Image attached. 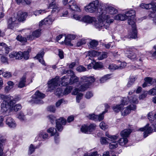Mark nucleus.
<instances>
[{
    "label": "nucleus",
    "instance_id": "nucleus-10",
    "mask_svg": "<svg viewBox=\"0 0 156 156\" xmlns=\"http://www.w3.org/2000/svg\"><path fill=\"white\" fill-rule=\"evenodd\" d=\"M136 108V105H131L124 108L121 111L122 115L125 116L129 114L131 110H134Z\"/></svg>",
    "mask_w": 156,
    "mask_h": 156
},
{
    "label": "nucleus",
    "instance_id": "nucleus-50",
    "mask_svg": "<svg viewBox=\"0 0 156 156\" xmlns=\"http://www.w3.org/2000/svg\"><path fill=\"white\" fill-rule=\"evenodd\" d=\"M36 149L35 147H34L32 144H31L29 149L28 153L29 154H31L34 151L35 149Z\"/></svg>",
    "mask_w": 156,
    "mask_h": 156
},
{
    "label": "nucleus",
    "instance_id": "nucleus-6",
    "mask_svg": "<svg viewBox=\"0 0 156 156\" xmlns=\"http://www.w3.org/2000/svg\"><path fill=\"white\" fill-rule=\"evenodd\" d=\"M105 4L100 2L98 0L93 1L85 7V10L87 12L90 13L96 12H98L99 9L100 12L105 8Z\"/></svg>",
    "mask_w": 156,
    "mask_h": 156
},
{
    "label": "nucleus",
    "instance_id": "nucleus-29",
    "mask_svg": "<svg viewBox=\"0 0 156 156\" xmlns=\"http://www.w3.org/2000/svg\"><path fill=\"white\" fill-rule=\"evenodd\" d=\"M131 132V131L130 129H125L121 132L120 133L121 136L123 137L127 138Z\"/></svg>",
    "mask_w": 156,
    "mask_h": 156
},
{
    "label": "nucleus",
    "instance_id": "nucleus-36",
    "mask_svg": "<svg viewBox=\"0 0 156 156\" xmlns=\"http://www.w3.org/2000/svg\"><path fill=\"white\" fill-rule=\"evenodd\" d=\"M118 146V142L116 141H112L109 144V147L111 149H114Z\"/></svg>",
    "mask_w": 156,
    "mask_h": 156
},
{
    "label": "nucleus",
    "instance_id": "nucleus-33",
    "mask_svg": "<svg viewBox=\"0 0 156 156\" xmlns=\"http://www.w3.org/2000/svg\"><path fill=\"white\" fill-rule=\"evenodd\" d=\"M98 44V42L97 41L93 40L91 41L89 43V46L90 48H94L96 47Z\"/></svg>",
    "mask_w": 156,
    "mask_h": 156
},
{
    "label": "nucleus",
    "instance_id": "nucleus-64",
    "mask_svg": "<svg viewBox=\"0 0 156 156\" xmlns=\"http://www.w3.org/2000/svg\"><path fill=\"white\" fill-rule=\"evenodd\" d=\"M151 17L153 18V21L156 23V14H154V12H153L151 14Z\"/></svg>",
    "mask_w": 156,
    "mask_h": 156
},
{
    "label": "nucleus",
    "instance_id": "nucleus-57",
    "mask_svg": "<svg viewBox=\"0 0 156 156\" xmlns=\"http://www.w3.org/2000/svg\"><path fill=\"white\" fill-rule=\"evenodd\" d=\"M76 70L79 72H82L86 71V69L82 66H79L76 68Z\"/></svg>",
    "mask_w": 156,
    "mask_h": 156
},
{
    "label": "nucleus",
    "instance_id": "nucleus-22",
    "mask_svg": "<svg viewBox=\"0 0 156 156\" xmlns=\"http://www.w3.org/2000/svg\"><path fill=\"white\" fill-rule=\"evenodd\" d=\"M95 18L90 17L89 16H86L83 17L82 20L85 23H90L95 20Z\"/></svg>",
    "mask_w": 156,
    "mask_h": 156
},
{
    "label": "nucleus",
    "instance_id": "nucleus-28",
    "mask_svg": "<svg viewBox=\"0 0 156 156\" xmlns=\"http://www.w3.org/2000/svg\"><path fill=\"white\" fill-rule=\"evenodd\" d=\"M79 78L76 76L74 74L72 75L69 78V84L72 85L73 83L77 82L79 81Z\"/></svg>",
    "mask_w": 156,
    "mask_h": 156
},
{
    "label": "nucleus",
    "instance_id": "nucleus-58",
    "mask_svg": "<svg viewBox=\"0 0 156 156\" xmlns=\"http://www.w3.org/2000/svg\"><path fill=\"white\" fill-rule=\"evenodd\" d=\"M152 113H149L148 115V119L150 120L151 121H153L154 118L156 119V113L154 115V117L152 115Z\"/></svg>",
    "mask_w": 156,
    "mask_h": 156
},
{
    "label": "nucleus",
    "instance_id": "nucleus-48",
    "mask_svg": "<svg viewBox=\"0 0 156 156\" xmlns=\"http://www.w3.org/2000/svg\"><path fill=\"white\" fill-rule=\"evenodd\" d=\"M129 101L131 103H137L138 102L137 97L136 96H134L131 98H130Z\"/></svg>",
    "mask_w": 156,
    "mask_h": 156
},
{
    "label": "nucleus",
    "instance_id": "nucleus-3",
    "mask_svg": "<svg viewBox=\"0 0 156 156\" xmlns=\"http://www.w3.org/2000/svg\"><path fill=\"white\" fill-rule=\"evenodd\" d=\"M0 99L3 101L1 104V110L2 112H7L10 110L12 106V109L16 112L21 108V106L20 104H16L12 106L13 104L15 103V101L13 100V98L10 96L0 94Z\"/></svg>",
    "mask_w": 156,
    "mask_h": 156
},
{
    "label": "nucleus",
    "instance_id": "nucleus-54",
    "mask_svg": "<svg viewBox=\"0 0 156 156\" xmlns=\"http://www.w3.org/2000/svg\"><path fill=\"white\" fill-rule=\"evenodd\" d=\"M3 76L5 78H8L11 76L12 74L9 72H5L3 73Z\"/></svg>",
    "mask_w": 156,
    "mask_h": 156
},
{
    "label": "nucleus",
    "instance_id": "nucleus-52",
    "mask_svg": "<svg viewBox=\"0 0 156 156\" xmlns=\"http://www.w3.org/2000/svg\"><path fill=\"white\" fill-rule=\"evenodd\" d=\"M98 52H97L95 51H89V55H92L94 57H95L96 56H98Z\"/></svg>",
    "mask_w": 156,
    "mask_h": 156
},
{
    "label": "nucleus",
    "instance_id": "nucleus-32",
    "mask_svg": "<svg viewBox=\"0 0 156 156\" xmlns=\"http://www.w3.org/2000/svg\"><path fill=\"white\" fill-rule=\"evenodd\" d=\"M46 12L45 9L36 10L33 12V14L36 16H37L45 13Z\"/></svg>",
    "mask_w": 156,
    "mask_h": 156
},
{
    "label": "nucleus",
    "instance_id": "nucleus-46",
    "mask_svg": "<svg viewBox=\"0 0 156 156\" xmlns=\"http://www.w3.org/2000/svg\"><path fill=\"white\" fill-rule=\"evenodd\" d=\"M100 128L103 130H105L108 128V126L105 123L101 122L100 124Z\"/></svg>",
    "mask_w": 156,
    "mask_h": 156
},
{
    "label": "nucleus",
    "instance_id": "nucleus-18",
    "mask_svg": "<svg viewBox=\"0 0 156 156\" xmlns=\"http://www.w3.org/2000/svg\"><path fill=\"white\" fill-rule=\"evenodd\" d=\"M6 124L10 128H15L16 124L15 121L11 118L8 117L6 119Z\"/></svg>",
    "mask_w": 156,
    "mask_h": 156
},
{
    "label": "nucleus",
    "instance_id": "nucleus-5",
    "mask_svg": "<svg viewBox=\"0 0 156 156\" xmlns=\"http://www.w3.org/2000/svg\"><path fill=\"white\" fill-rule=\"evenodd\" d=\"M69 77L68 75L62 77L61 78L60 83L59 77L58 76H56L55 78L48 82V90L51 91L59 86H65L69 84V83H69L70 81Z\"/></svg>",
    "mask_w": 156,
    "mask_h": 156
},
{
    "label": "nucleus",
    "instance_id": "nucleus-16",
    "mask_svg": "<svg viewBox=\"0 0 156 156\" xmlns=\"http://www.w3.org/2000/svg\"><path fill=\"white\" fill-rule=\"evenodd\" d=\"M48 9H52V12H58L60 9L58 5L55 2H53L50 3L48 7Z\"/></svg>",
    "mask_w": 156,
    "mask_h": 156
},
{
    "label": "nucleus",
    "instance_id": "nucleus-49",
    "mask_svg": "<svg viewBox=\"0 0 156 156\" xmlns=\"http://www.w3.org/2000/svg\"><path fill=\"white\" fill-rule=\"evenodd\" d=\"M103 65L102 63H96L93 66L94 69H98L101 68L103 67Z\"/></svg>",
    "mask_w": 156,
    "mask_h": 156
},
{
    "label": "nucleus",
    "instance_id": "nucleus-38",
    "mask_svg": "<svg viewBox=\"0 0 156 156\" xmlns=\"http://www.w3.org/2000/svg\"><path fill=\"white\" fill-rule=\"evenodd\" d=\"M105 135L108 137L111 141L115 140L117 139L118 136L117 135L112 136L109 135L108 133H106Z\"/></svg>",
    "mask_w": 156,
    "mask_h": 156
},
{
    "label": "nucleus",
    "instance_id": "nucleus-51",
    "mask_svg": "<svg viewBox=\"0 0 156 156\" xmlns=\"http://www.w3.org/2000/svg\"><path fill=\"white\" fill-rule=\"evenodd\" d=\"M86 43V41L84 39H82L79 41L77 43L78 47H80L83 44H85Z\"/></svg>",
    "mask_w": 156,
    "mask_h": 156
},
{
    "label": "nucleus",
    "instance_id": "nucleus-60",
    "mask_svg": "<svg viewBox=\"0 0 156 156\" xmlns=\"http://www.w3.org/2000/svg\"><path fill=\"white\" fill-rule=\"evenodd\" d=\"M18 117L19 119L22 120H24L25 119V116L23 113H19L18 114Z\"/></svg>",
    "mask_w": 156,
    "mask_h": 156
},
{
    "label": "nucleus",
    "instance_id": "nucleus-19",
    "mask_svg": "<svg viewBox=\"0 0 156 156\" xmlns=\"http://www.w3.org/2000/svg\"><path fill=\"white\" fill-rule=\"evenodd\" d=\"M75 38V36L72 34H69L67 36H65V40H64L65 44L66 45L72 46L73 44H71V41L72 40L74 39Z\"/></svg>",
    "mask_w": 156,
    "mask_h": 156
},
{
    "label": "nucleus",
    "instance_id": "nucleus-21",
    "mask_svg": "<svg viewBox=\"0 0 156 156\" xmlns=\"http://www.w3.org/2000/svg\"><path fill=\"white\" fill-rule=\"evenodd\" d=\"M26 75H24L22 77L19 81L18 85V87L22 88L26 86Z\"/></svg>",
    "mask_w": 156,
    "mask_h": 156
},
{
    "label": "nucleus",
    "instance_id": "nucleus-53",
    "mask_svg": "<svg viewBox=\"0 0 156 156\" xmlns=\"http://www.w3.org/2000/svg\"><path fill=\"white\" fill-rule=\"evenodd\" d=\"M148 94L153 95H156V87L151 89L148 91Z\"/></svg>",
    "mask_w": 156,
    "mask_h": 156
},
{
    "label": "nucleus",
    "instance_id": "nucleus-2",
    "mask_svg": "<svg viewBox=\"0 0 156 156\" xmlns=\"http://www.w3.org/2000/svg\"><path fill=\"white\" fill-rule=\"evenodd\" d=\"M95 80V79L93 76H83L81 78L80 83L82 85L79 88H76L72 93L73 95H77L76 100L77 102L79 103L80 100L82 98L83 94L79 93L77 94L79 91H83L89 87L91 83H93Z\"/></svg>",
    "mask_w": 156,
    "mask_h": 156
},
{
    "label": "nucleus",
    "instance_id": "nucleus-30",
    "mask_svg": "<svg viewBox=\"0 0 156 156\" xmlns=\"http://www.w3.org/2000/svg\"><path fill=\"white\" fill-rule=\"evenodd\" d=\"M107 57V53L105 52H99L98 58L99 60H102Z\"/></svg>",
    "mask_w": 156,
    "mask_h": 156
},
{
    "label": "nucleus",
    "instance_id": "nucleus-23",
    "mask_svg": "<svg viewBox=\"0 0 156 156\" xmlns=\"http://www.w3.org/2000/svg\"><path fill=\"white\" fill-rule=\"evenodd\" d=\"M47 131L48 133L51 134V136L55 135V140L56 143H57L56 142V140L58 139L57 136H58V133H57L56 130L54 128H50L47 130Z\"/></svg>",
    "mask_w": 156,
    "mask_h": 156
},
{
    "label": "nucleus",
    "instance_id": "nucleus-63",
    "mask_svg": "<svg viewBox=\"0 0 156 156\" xmlns=\"http://www.w3.org/2000/svg\"><path fill=\"white\" fill-rule=\"evenodd\" d=\"M93 95L92 93L90 92H87L85 95V97L87 99H89Z\"/></svg>",
    "mask_w": 156,
    "mask_h": 156
},
{
    "label": "nucleus",
    "instance_id": "nucleus-41",
    "mask_svg": "<svg viewBox=\"0 0 156 156\" xmlns=\"http://www.w3.org/2000/svg\"><path fill=\"white\" fill-rule=\"evenodd\" d=\"M29 57V51H27L23 53V58L26 60H27Z\"/></svg>",
    "mask_w": 156,
    "mask_h": 156
},
{
    "label": "nucleus",
    "instance_id": "nucleus-39",
    "mask_svg": "<svg viewBox=\"0 0 156 156\" xmlns=\"http://www.w3.org/2000/svg\"><path fill=\"white\" fill-rule=\"evenodd\" d=\"M16 39L21 42H25L27 41V39L24 37H22L21 35H18L16 37Z\"/></svg>",
    "mask_w": 156,
    "mask_h": 156
},
{
    "label": "nucleus",
    "instance_id": "nucleus-27",
    "mask_svg": "<svg viewBox=\"0 0 156 156\" xmlns=\"http://www.w3.org/2000/svg\"><path fill=\"white\" fill-rule=\"evenodd\" d=\"M155 4L156 3L154 2H151V3L148 4L142 3L140 5V6L143 9H149L152 8V6L155 5Z\"/></svg>",
    "mask_w": 156,
    "mask_h": 156
},
{
    "label": "nucleus",
    "instance_id": "nucleus-11",
    "mask_svg": "<svg viewBox=\"0 0 156 156\" xmlns=\"http://www.w3.org/2000/svg\"><path fill=\"white\" fill-rule=\"evenodd\" d=\"M149 124H147L144 127L140 128V130L142 131H144V138L148 136V134L151 133L153 130L152 128L149 127Z\"/></svg>",
    "mask_w": 156,
    "mask_h": 156
},
{
    "label": "nucleus",
    "instance_id": "nucleus-9",
    "mask_svg": "<svg viewBox=\"0 0 156 156\" xmlns=\"http://www.w3.org/2000/svg\"><path fill=\"white\" fill-rule=\"evenodd\" d=\"M94 25L95 27L97 28L100 29V28H104L107 29L109 26H107V24L106 22V20L99 18V16L98 17V20L94 21Z\"/></svg>",
    "mask_w": 156,
    "mask_h": 156
},
{
    "label": "nucleus",
    "instance_id": "nucleus-35",
    "mask_svg": "<svg viewBox=\"0 0 156 156\" xmlns=\"http://www.w3.org/2000/svg\"><path fill=\"white\" fill-rule=\"evenodd\" d=\"M73 89V87L72 86H68L67 87L63 93V94L64 95H67L69 93H70L72 90Z\"/></svg>",
    "mask_w": 156,
    "mask_h": 156
},
{
    "label": "nucleus",
    "instance_id": "nucleus-15",
    "mask_svg": "<svg viewBox=\"0 0 156 156\" xmlns=\"http://www.w3.org/2000/svg\"><path fill=\"white\" fill-rule=\"evenodd\" d=\"M10 58H15L16 59H21L23 58V52L21 51L12 52L9 55Z\"/></svg>",
    "mask_w": 156,
    "mask_h": 156
},
{
    "label": "nucleus",
    "instance_id": "nucleus-44",
    "mask_svg": "<svg viewBox=\"0 0 156 156\" xmlns=\"http://www.w3.org/2000/svg\"><path fill=\"white\" fill-rule=\"evenodd\" d=\"M39 137H42L43 139H47L48 138V135L47 133L44 132H41L39 134Z\"/></svg>",
    "mask_w": 156,
    "mask_h": 156
},
{
    "label": "nucleus",
    "instance_id": "nucleus-13",
    "mask_svg": "<svg viewBox=\"0 0 156 156\" xmlns=\"http://www.w3.org/2000/svg\"><path fill=\"white\" fill-rule=\"evenodd\" d=\"M66 120L63 118H60L56 120V127L58 130L61 131L62 130V125L65 124Z\"/></svg>",
    "mask_w": 156,
    "mask_h": 156
},
{
    "label": "nucleus",
    "instance_id": "nucleus-4",
    "mask_svg": "<svg viewBox=\"0 0 156 156\" xmlns=\"http://www.w3.org/2000/svg\"><path fill=\"white\" fill-rule=\"evenodd\" d=\"M118 12V11L116 9L105 4V8L99 12V18L106 20L107 24V26H108L114 21V20L111 18L113 17V15Z\"/></svg>",
    "mask_w": 156,
    "mask_h": 156
},
{
    "label": "nucleus",
    "instance_id": "nucleus-7",
    "mask_svg": "<svg viewBox=\"0 0 156 156\" xmlns=\"http://www.w3.org/2000/svg\"><path fill=\"white\" fill-rule=\"evenodd\" d=\"M128 101L126 98H123L121 101V103L120 104L114 105L112 108L113 111L115 112H118L123 108L124 106L128 104Z\"/></svg>",
    "mask_w": 156,
    "mask_h": 156
},
{
    "label": "nucleus",
    "instance_id": "nucleus-25",
    "mask_svg": "<svg viewBox=\"0 0 156 156\" xmlns=\"http://www.w3.org/2000/svg\"><path fill=\"white\" fill-rule=\"evenodd\" d=\"M53 21L49 18H46L41 21L39 23V26H41L44 24L50 25L52 24Z\"/></svg>",
    "mask_w": 156,
    "mask_h": 156
},
{
    "label": "nucleus",
    "instance_id": "nucleus-26",
    "mask_svg": "<svg viewBox=\"0 0 156 156\" xmlns=\"http://www.w3.org/2000/svg\"><path fill=\"white\" fill-rule=\"evenodd\" d=\"M44 54V52L42 51L40 53L38 54L36 56V57L38 59L39 62L42 65L45 66V62L43 58V57Z\"/></svg>",
    "mask_w": 156,
    "mask_h": 156
},
{
    "label": "nucleus",
    "instance_id": "nucleus-14",
    "mask_svg": "<svg viewBox=\"0 0 156 156\" xmlns=\"http://www.w3.org/2000/svg\"><path fill=\"white\" fill-rule=\"evenodd\" d=\"M17 18L16 17H13L10 18L8 21V28L11 29H13L17 26Z\"/></svg>",
    "mask_w": 156,
    "mask_h": 156
},
{
    "label": "nucleus",
    "instance_id": "nucleus-55",
    "mask_svg": "<svg viewBox=\"0 0 156 156\" xmlns=\"http://www.w3.org/2000/svg\"><path fill=\"white\" fill-rule=\"evenodd\" d=\"M97 117L98 115H95L94 114H90L88 116L89 119L95 121L97 120Z\"/></svg>",
    "mask_w": 156,
    "mask_h": 156
},
{
    "label": "nucleus",
    "instance_id": "nucleus-59",
    "mask_svg": "<svg viewBox=\"0 0 156 156\" xmlns=\"http://www.w3.org/2000/svg\"><path fill=\"white\" fill-rule=\"evenodd\" d=\"M105 113V112H103L102 114L98 115L97 120H98L99 121H101L104 119V114Z\"/></svg>",
    "mask_w": 156,
    "mask_h": 156
},
{
    "label": "nucleus",
    "instance_id": "nucleus-1",
    "mask_svg": "<svg viewBox=\"0 0 156 156\" xmlns=\"http://www.w3.org/2000/svg\"><path fill=\"white\" fill-rule=\"evenodd\" d=\"M135 14L134 10H132L128 11L125 14H119L114 17L115 20L121 21L128 19V23L129 25H131L132 28V32L127 35V37L129 38H136L137 37V32L135 24Z\"/></svg>",
    "mask_w": 156,
    "mask_h": 156
},
{
    "label": "nucleus",
    "instance_id": "nucleus-61",
    "mask_svg": "<svg viewBox=\"0 0 156 156\" xmlns=\"http://www.w3.org/2000/svg\"><path fill=\"white\" fill-rule=\"evenodd\" d=\"M58 55L61 59H62L63 58L64 56L63 55V51L61 49H58Z\"/></svg>",
    "mask_w": 156,
    "mask_h": 156
},
{
    "label": "nucleus",
    "instance_id": "nucleus-43",
    "mask_svg": "<svg viewBox=\"0 0 156 156\" xmlns=\"http://www.w3.org/2000/svg\"><path fill=\"white\" fill-rule=\"evenodd\" d=\"M108 139L105 137H102L100 139V142L101 144H106L108 143Z\"/></svg>",
    "mask_w": 156,
    "mask_h": 156
},
{
    "label": "nucleus",
    "instance_id": "nucleus-8",
    "mask_svg": "<svg viewBox=\"0 0 156 156\" xmlns=\"http://www.w3.org/2000/svg\"><path fill=\"white\" fill-rule=\"evenodd\" d=\"M45 96L44 94L37 91L32 96V101L36 103H41V99L44 98Z\"/></svg>",
    "mask_w": 156,
    "mask_h": 156
},
{
    "label": "nucleus",
    "instance_id": "nucleus-47",
    "mask_svg": "<svg viewBox=\"0 0 156 156\" xmlns=\"http://www.w3.org/2000/svg\"><path fill=\"white\" fill-rule=\"evenodd\" d=\"M6 46V44L4 43H0V55H1L2 52V51L5 49V47Z\"/></svg>",
    "mask_w": 156,
    "mask_h": 156
},
{
    "label": "nucleus",
    "instance_id": "nucleus-62",
    "mask_svg": "<svg viewBox=\"0 0 156 156\" xmlns=\"http://www.w3.org/2000/svg\"><path fill=\"white\" fill-rule=\"evenodd\" d=\"M48 118L51 122L52 123L55 120V118L52 115H49L48 116Z\"/></svg>",
    "mask_w": 156,
    "mask_h": 156
},
{
    "label": "nucleus",
    "instance_id": "nucleus-17",
    "mask_svg": "<svg viewBox=\"0 0 156 156\" xmlns=\"http://www.w3.org/2000/svg\"><path fill=\"white\" fill-rule=\"evenodd\" d=\"M28 15L27 12L20 11L18 13L17 19L19 21H23L25 20Z\"/></svg>",
    "mask_w": 156,
    "mask_h": 156
},
{
    "label": "nucleus",
    "instance_id": "nucleus-31",
    "mask_svg": "<svg viewBox=\"0 0 156 156\" xmlns=\"http://www.w3.org/2000/svg\"><path fill=\"white\" fill-rule=\"evenodd\" d=\"M128 140L127 138L123 137L120 138L119 140V144L121 146H124L128 142Z\"/></svg>",
    "mask_w": 156,
    "mask_h": 156
},
{
    "label": "nucleus",
    "instance_id": "nucleus-56",
    "mask_svg": "<svg viewBox=\"0 0 156 156\" xmlns=\"http://www.w3.org/2000/svg\"><path fill=\"white\" fill-rule=\"evenodd\" d=\"M114 42H110L107 44H104V46H105L106 48L108 49L110 47L112 48L113 46L114 45Z\"/></svg>",
    "mask_w": 156,
    "mask_h": 156
},
{
    "label": "nucleus",
    "instance_id": "nucleus-42",
    "mask_svg": "<svg viewBox=\"0 0 156 156\" xmlns=\"http://www.w3.org/2000/svg\"><path fill=\"white\" fill-rule=\"evenodd\" d=\"M145 82L147 84L148 86H150L152 84V78L150 77H147L144 79Z\"/></svg>",
    "mask_w": 156,
    "mask_h": 156
},
{
    "label": "nucleus",
    "instance_id": "nucleus-20",
    "mask_svg": "<svg viewBox=\"0 0 156 156\" xmlns=\"http://www.w3.org/2000/svg\"><path fill=\"white\" fill-rule=\"evenodd\" d=\"M126 66L125 62L121 63L119 66L115 64H111L109 65L108 68L111 70H115L117 69H121L125 67Z\"/></svg>",
    "mask_w": 156,
    "mask_h": 156
},
{
    "label": "nucleus",
    "instance_id": "nucleus-24",
    "mask_svg": "<svg viewBox=\"0 0 156 156\" xmlns=\"http://www.w3.org/2000/svg\"><path fill=\"white\" fill-rule=\"evenodd\" d=\"M126 56L133 61L136 60L138 61V58L136 55L133 52L129 51L127 53Z\"/></svg>",
    "mask_w": 156,
    "mask_h": 156
},
{
    "label": "nucleus",
    "instance_id": "nucleus-40",
    "mask_svg": "<svg viewBox=\"0 0 156 156\" xmlns=\"http://www.w3.org/2000/svg\"><path fill=\"white\" fill-rule=\"evenodd\" d=\"M88 133H90L93 130L95 129L96 127V125L95 124H91L89 126H88Z\"/></svg>",
    "mask_w": 156,
    "mask_h": 156
},
{
    "label": "nucleus",
    "instance_id": "nucleus-34",
    "mask_svg": "<svg viewBox=\"0 0 156 156\" xmlns=\"http://www.w3.org/2000/svg\"><path fill=\"white\" fill-rule=\"evenodd\" d=\"M110 75H106L102 77L100 80L101 83H104L105 82L108 80L110 78Z\"/></svg>",
    "mask_w": 156,
    "mask_h": 156
},
{
    "label": "nucleus",
    "instance_id": "nucleus-37",
    "mask_svg": "<svg viewBox=\"0 0 156 156\" xmlns=\"http://www.w3.org/2000/svg\"><path fill=\"white\" fill-rule=\"evenodd\" d=\"M41 30L38 29L33 32V35L35 37L37 38L39 37L41 34Z\"/></svg>",
    "mask_w": 156,
    "mask_h": 156
},
{
    "label": "nucleus",
    "instance_id": "nucleus-45",
    "mask_svg": "<svg viewBox=\"0 0 156 156\" xmlns=\"http://www.w3.org/2000/svg\"><path fill=\"white\" fill-rule=\"evenodd\" d=\"M88 129L87 126L84 125L82 126L81 129V131L84 133H88Z\"/></svg>",
    "mask_w": 156,
    "mask_h": 156
},
{
    "label": "nucleus",
    "instance_id": "nucleus-12",
    "mask_svg": "<svg viewBox=\"0 0 156 156\" xmlns=\"http://www.w3.org/2000/svg\"><path fill=\"white\" fill-rule=\"evenodd\" d=\"M68 4L69 6V8L73 11H80V9L77 5L75 1L74 0H71L67 2L66 5Z\"/></svg>",
    "mask_w": 156,
    "mask_h": 156
}]
</instances>
